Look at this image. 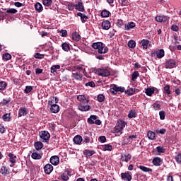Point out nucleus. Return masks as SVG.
<instances>
[{
	"label": "nucleus",
	"instance_id": "f257e3e1",
	"mask_svg": "<svg viewBox=\"0 0 181 181\" xmlns=\"http://www.w3.org/2000/svg\"><path fill=\"white\" fill-rule=\"evenodd\" d=\"M72 71V77L75 80L81 81L83 80V75L86 74V68L78 65L75 67V70Z\"/></svg>",
	"mask_w": 181,
	"mask_h": 181
},
{
	"label": "nucleus",
	"instance_id": "f03ea898",
	"mask_svg": "<svg viewBox=\"0 0 181 181\" xmlns=\"http://www.w3.org/2000/svg\"><path fill=\"white\" fill-rule=\"evenodd\" d=\"M92 47L97 50L99 54H105V53H108V47L105 46L103 42H94L92 45Z\"/></svg>",
	"mask_w": 181,
	"mask_h": 181
},
{
	"label": "nucleus",
	"instance_id": "7ed1b4c3",
	"mask_svg": "<svg viewBox=\"0 0 181 181\" xmlns=\"http://www.w3.org/2000/svg\"><path fill=\"white\" fill-rule=\"evenodd\" d=\"M127 125V122L122 119H119L117 121V123L115 127V134L119 136L122 134V129Z\"/></svg>",
	"mask_w": 181,
	"mask_h": 181
},
{
	"label": "nucleus",
	"instance_id": "20e7f679",
	"mask_svg": "<svg viewBox=\"0 0 181 181\" xmlns=\"http://www.w3.org/2000/svg\"><path fill=\"white\" fill-rule=\"evenodd\" d=\"M96 74H98V76H101L102 77H108V76H110V70L107 69L100 68L96 69Z\"/></svg>",
	"mask_w": 181,
	"mask_h": 181
},
{
	"label": "nucleus",
	"instance_id": "39448f33",
	"mask_svg": "<svg viewBox=\"0 0 181 181\" xmlns=\"http://www.w3.org/2000/svg\"><path fill=\"white\" fill-rule=\"evenodd\" d=\"M88 122L90 125H93V124L101 125V120L97 119V115H90V117L88 118Z\"/></svg>",
	"mask_w": 181,
	"mask_h": 181
},
{
	"label": "nucleus",
	"instance_id": "423d86ee",
	"mask_svg": "<svg viewBox=\"0 0 181 181\" xmlns=\"http://www.w3.org/2000/svg\"><path fill=\"white\" fill-rule=\"evenodd\" d=\"M49 105H51V112H52L53 114H57V112H59V111H60V107H59V105L57 104H54L53 101H50L49 100Z\"/></svg>",
	"mask_w": 181,
	"mask_h": 181
},
{
	"label": "nucleus",
	"instance_id": "0eeeda50",
	"mask_svg": "<svg viewBox=\"0 0 181 181\" xmlns=\"http://www.w3.org/2000/svg\"><path fill=\"white\" fill-rule=\"evenodd\" d=\"M40 137L42 139V142H47L50 139V134L47 131H42L40 134Z\"/></svg>",
	"mask_w": 181,
	"mask_h": 181
},
{
	"label": "nucleus",
	"instance_id": "6e6552de",
	"mask_svg": "<svg viewBox=\"0 0 181 181\" xmlns=\"http://www.w3.org/2000/svg\"><path fill=\"white\" fill-rule=\"evenodd\" d=\"M49 162L52 165H54V166H57L60 162V158L57 156H53L50 158Z\"/></svg>",
	"mask_w": 181,
	"mask_h": 181
},
{
	"label": "nucleus",
	"instance_id": "1a4fd4ad",
	"mask_svg": "<svg viewBox=\"0 0 181 181\" xmlns=\"http://www.w3.org/2000/svg\"><path fill=\"white\" fill-rule=\"evenodd\" d=\"M78 101H80L81 104H88L90 102V100L88 98H86V95H80L77 97Z\"/></svg>",
	"mask_w": 181,
	"mask_h": 181
},
{
	"label": "nucleus",
	"instance_id": "9d476101",
	"mask_svg": "<svg viewBox=\"0 0 181 181\" xmlns=\"http://www.w3.org/2000/svg\"><path fill=\"white\" fill-rule=\"evenodd\" d=\"M165 67L166 69H173V67H176V62L174 59H169L166 62Z\"/></svg>",
	"mask_w": 181,
	"mask_h": 181
},
{
	"label": "nucleus",
	"instance_id": "9b49d317",
	"mask_svg": "<svg viewBox=\"0 0 181 181\" xmlns=\"http://www.w3.org/2000/svg\"><path fill=\"white\" fill-rule=\"evenodd\" d=\"M90 105H86V103H81L78 105V110L83 112L90 111Z\"/></svg>",
	"mask_w": 181,
	"mask_h": 181
},
{
	"label": "nucleus",
	"instance_id": "f8f14e48",
	"mask_svg": "<svg viewBox=\"0 0 181 181\" xmlns=\"http://www.w3.org/2000/svg\"><path fill=\"white\" fill-rule=\"evenodd\" d=\"M121 177H122V180H124V181H131V180H132V176H131L129 175V172L124 173H122Z\"/></svg>",
	"mask_w": 181,
	"mask_h": 181
},
{
	"label": "nucleus",
	"instance_id": "ddd939ff",
	"mask_svg": "<svg viewBox=\"0 0 181 181\" xmlns=\"http://www.w3.org/2000/svg\"><path fill=\"white\" fill-rule=\"evenodd\" d=\"M45 173L50 175L51 172H53V165L52 164H46L44 167Z\"/></svg>",
	"mask_w": 181,
	"mask_h": 181
},
{
	"label": "nucleus",
	"instance_id": "4468645a",
	"mask_svg": "<svg viewBox=\"0 0 181 181\" xmlns=\"http://www.w3.org/2000/svg\"><path fill=\"white\" fill-rule=\"evenodd\" d=\"M102 29H103L104 30H108L110 29V28H111V23L110 22V21H103L102 22Z\"/></svg>",
	"mask_w": 181,
	"mask_h": 181
},
{
	"label": "nucleus",
	"instance_id": "2eb2a0df",
	"mask_svg": "<svg viewBox=\"0 0 181 181\" xmlns=\"http://www.w3.org/2000/svg\"><path fill=\"white\" fill-rule=\"evenodd\" d=\"M75 9L76 11H79V12H84V6L83 5V2L81 1H78L77 4L75 5Z\"/></svg>",
	"mask_w": 181,
	"mask_h": 181
},
{
	"label": "nucleus",
	"instance_id": "dca6fc26",
	"mask_svg": "<svg viewBox=\"0 0 181 181\" xmlns=\"http://www.w3.org/2000/svg\"><path fill=\"white\" fill-rule=\"evenodd\" d=\"M136 26V24L134 22H129L127 24L124 25V30H131V29H134Z\"/></svg>",
	"mask_w": 181,
	"mask_h": 181
},
{
	"label": "nucleus",
	"instance_id": "f3484780",
	"mask_svg": "<svg viewBox=\"0 0 181 181\" xmlns=\"http://www.w3.org/2000/svg\"><path fill=\"white\" fill-rule=\"evenodd\" d=\"M156 22H160V23H163V22H166V21H168V19H169V18H168V16H157L155 18Z\"/></svg>",
	"mask_w": 181,
	"mask_h": 181
},
{
	"label": "nucleus",
	"instance_id": "a211bd4d",
	"mask_svg": "<svg viewBox=\"0 0 181 181\" xmlns=\"http://www.w3.org/2000/svg\"><path fill=\"white\" fill-rule=\"evenodd\" d=\"M28 115V109L26 107H21L18 110V117H25Z\"/></svg>",
	"mask_w": 181,
	"mask_h": 181
},
{
	"label": "nucleus",
	"instance_id": "6ab92c4d",
	"mask_svg": "<svg viewBox=\"0 0 181 181\" xmlns=\"http://www.w3.org/2000/svg\"><path fill=\"white\" fill-rule=\"evenodd\" d=\"M15 13H18V10L16 8H8L5 13V16H10L11 15H13Z\"/></svg>",
	"mask_w": 181,
	"mask_h": 181
},
{
	"label": "nucleus",
	"instance_id": "aec40b11",
	"mask_svg": "<svg viewBox=\"0 0 181 181\" xmlns=\"http://www.w3.org/2000/svg\"><path fill=\"white\" fill-rule=\"evenodd\" d=\"M74 142L76 145H80L81 142H83V137H81L80 135L75 136L74 138Z\"/></svg>",
	"mask_w": 181,
	"mask_h": 181
},
{
	"label": "nucleus",
	"instance_id": "412c9836",
	"mask_svg": "<svg viewBox=\"0 0 181 181\" xmlns=\"http://www.w3.org/2000/svg\"><path fill=\"white\" fill-rule=\"evenodd\" d=\"M153 164L154 166H160L162 165V159L159 157H156L153 159Z\"/></svg>",
	"mask_w": 181,
	"mask_h": 181
},
{
	"label": "nucleus",
	"instance_id": "4be33fe9",
	"mask_svg": "<svg viewBox=\"0 0 181 181\" xmlns=\"http://www.w3.org/2000/svg\"><path fill=\"white\" fill-rule=\"evenodd\" d=\"M95 153V151H94V150L86 149L83 151V154L86 156V158L93 156V155H94Z\"/></svg>",
	"mask_w": 181,
	"mask_h": 181
},
{
	"label": "nucleus",
	"instance_id": "5701e85b",
	"mask_svg": "<svg viewBox=\"0 0 181 181\" xmlns=\"http://www.w3.org/2000/svg\"><path fill=\"white\" fill-rule=\"evenodd\" d=\"M131 158H132L131 154L126 153L122 156L121 160L122 162H129V160H131Z\"/></svg>",
	"mask_w": 181,
	"mask_h": 181
},
{
	"label": "nucleus",
	"instance_id": "b1692460",
	"mask_svg": "<svg viewBox=\"0 0 181 181\" xmlns=\"http://www.w3.org/2000/svg\"><path fill=\"white\" fill-rule=\"evenodd\" d=\"M136 110H130L128 113V118H136Z\"/></svg>",
	"mask_w": 181,
	"mask_h": 181
},
{
	"label": "nucleus",
	"instance_id": "393cba45",
	"mask_svg": "<svg viewBox=\"0 0 181 181\" xmlns=\"http://www.w3.org/2000/svg\"><path fill=\"white\" fill-rule=\"evenodd\" d=\"M156 54L158 59H162V57H165V50L163 49H159L156 52Z\"/></svg>",
	"mask_w": 181,
	"mask_h": 181
},
{
	"label": "nucleus",
	"instance_id": "a878e982",
	"mask_svg": "<svg viewBox=\"0 0 181 181\" xmlns=\"http://www.w3.org/2000/svg\"><path fill=\"white\" fill-rule=\"evenodd\" d=\"M119 90V86L117 85H112V88H110V93L111 94H114L115 95V94L117 93Z\"/></svg>",
	"mask_w": 181,
	"mask_h": 181
},
{
	"label": "nucleus",
	"instance_id": "bb28decb",
	"mask_svg": "<svg viewBox=\"0 0 181 181\" xmlns=\"http://www.w3.org/2000/svg\"><path fill=\"white\" fill-rule=\"evenodd\" d=\"M140 45L142 46L143 49H148V46L149 45V40L143 39Z\"/></svg>",
	"mask_w": 181,
	"mask_h": 181
},
{
	"label": "nucleus",
	"instance_id": "cd10ccee",
	"mask_svg": "<svg viewBox=\"0 0 181 181\" xmlns=\"http://www.w3.org/2000/svg\"><path fill=\"white\" fill-rule=\"evenodd\" d=\"M57 70H60V65H53L50 68V71L52 74H55Z\"/></svg>",
	"mask_w": 181,
	"mask_h": 181
},
{
	"label": "nucleus",
	"instance_id": "c85d7f7f",
	"mask_svg": "<svg viewBox=\"0 0 181 181\" xmlns=\"http://www.w3.org/2000/svg\"><path fill=\"white\" fill-rule=\"evenodd\" d=\"M138 168L140 169V170H142V172H146V173H148L152 172V168H149L148 167H145V166H143V165L138 166Z\"/></svg>",
	"mask_w": 181,
	"mask_h": 181
},
{
	"label": "nucleus",
	"instance_id": "c756f323",
	"mask_svg": "<svg viewBox=\"0 0 181 181\" xmlns=\"http://www.w3.org/2000/svg\"><path fill=\"white\" fill-rule=\"evenodd\" d=\"M83 142L85 144H90L93 141H91V134H86L83 136Z\"/></svg>",
	"mask_w": 181,
	"mask_h": 181
},
{
	"label": "nucleus",
	"instance_id": "7c9ffc66",
	"mask_svg": "<svg viewBox=\"0 0 181 181\" xmlns=\"http://www.w3.org/2000/svg\"><path fill=\"white\" fill-rule=\"evenodd\" d=\"M0 173H1V175H9V168L5 167V166H2L0 170Z\"/></svg>",
	"mask_w": 181,
	"mask_h": 181
},
{
	"label": "nucleus",
	"instance_id": "2f4dec72",
	"mask_svg": "<svg viewBox=\"0 0 181 181\" xmlns=\"http://www.w3.org/2000/svg\"><path fill=\"white\" fill-rule=\"evenodd\" d=\"M31 157L33 159L40 160V159H42V154H40L39 153L33 152L31 154Z\"/></svg>",
	"mask_w": 181,
	"mask_h": 181
},
{
	"label": "nucleus",
	"instance_id": "473e14b6",
	"mask_svg": "<svg viewBox=\"0 0 181 181\" xmlns=\"http://www.w3.org/2000/svg\"><path fill=\"white\" fill-rule=\"evenodd\" d=\"M146 95H148V97H151L153 93H155V88H148L146 89Z\"/></svg>",
	"mask_w": 181,
	"mask_h": 181
},
{
	"label": "nucleus",
	"instance_id": "72a5a7b5",
	"mask_svg": "<svg viewBox=\"0 0 181 181\" xmlns=\"http://www.w3.org/2000/svg\"><path fill=\"white\" fill-rule=\"evenodd\" d=\"M147 136L151 141L155 140V132L152 131H148L147 133Z\"/></svg>",
	"mask_w": 181,
	"mask_h": 181
},
{
	"label": "nucleus",
	"instance_id": "f704fd0d",
	"mask_svg": "<svg viewBox=\"0 0 181 181\" xmlns=\"http://www.w3.org/2000/svg\"><path fill=\"white\" fill-rule=\"evenodd\" d=\"M35 11L37 12H42L43 11V6H42V4L40 3H37L35 5Z\"/></svg>",
	"mask_w": 181,
	"mask_h": 181
},
{
	"label": "nucleus",
	"instance_id": "c9c22d12",
	"mask_svg": "<svg viewBox=\"0 0 181 181\" xmlns=\"http://www.w3.org/2000/svg\"><path fill=\"white\" fill-rule=\"evenodd\" d=\"M62 47L64 52H69L70 50V45L67 42L62 43Z\"/></svg>",
	"mask_w": 181,
	"mask_h": 181
},
{
	"label": "nucleus",
	"instance_id": "e433bc0d",
	"mask_svg": "<svg viewBox=\"0 0 181 181\" xmlns=\"http://www.w3.org/2000/svg\"><path fill=\"white\" fill-rule=\"evenodd\" d=\"M35 149H37V151H40V149H42V148H43V143H42L40 141H37V142L35 143Z\"/></svg>",
	"mask_w": 181,
	"mask_h": 181
},
{
	"label": "nucleus",
	"instance_id": "4c0bfd02",
	"mask_svg": "<svg viewBox=\"0 0 181 181\" xmlns=\"http://www.w3.org/2000/svg\"><path fill=\"white\" fill-rule=\"evenodd\" d=\"M2 119L7 122L11 121V113H6L3 115Z\"/></svg>",
	"mask_w": 181,
	"mask_h": 181
},
{
	"label": "nucleus",
	"instance_id": "58836bf2",
	"mask_svg": "<svg viewBox=\"0 0 181 181\" xmlns=\"http://www.w3.org/2000/svg\"><path fill=\"white\" fill-rule=\"evenodd\" d=\"M110 11H108L107 10H103L100 16H102V18H108V16H110Z\"/></svg>",
	"mask_w": 181,
	"mask_h": 181
},
{
	"label": "nucleus",
	"instance_id": "ea45409f",
	"mask_svg": "<svg viewBox=\"0 0 181 181\" xmlns=\"http://www.w3.org/2000/svg\"><path fill=\"white\" fill-rule=\"evenodd\" d=\"M156 150L157 151V152L158 153H165V152L166 151V149L165 148V147L163 146H157L156 148Z\"/></svg>",
	"mask_w": 181,
	"mask_h": 181
},
{
	"label": "nucleus",
	"instance_id": "a19ab883",
	"mask_svg": "<svg viewBox=\"0 0 181 181\" xmlns=\"http://www.w3.org/2000/svg\"><path fill=\"white\" fill-rule=\"evenodd\" d=\"M125 94H127V95H134L135 94V89L130 88L125 90Z\"/></svg>",
	"mask_w": 181,
	"mask_h": 181
},
{
	"label": "nucleus",
	"instance_id": "79ce46f5",
	"mask_svg": "<svg viewBox=\"0 0 181 181\" xmlns=\"http://www.w3.org/2000/svg\"><path fill=\"white\" fill-rule=\"evenodd\" d=\"M72 39L73 40H76V42H78V40L81 39V37L78 33H75L72 35Z\"/></svg>",
	"mask_w": 181,
	"mask_h": 181
},
{
	"label": "nucleus",
	"instance_id": "37998d69",
	"mask_svg": "<svg viewBox=\"0 0 181 181\" xmlns=\"http://www.w3.org/2000/svg\"><path fill=\"white\" fill-rule=\"evenodd\" d=\"M8 157L10 158L9 160L11 163H15V162H16V156H13V154L9 153Z\"/></svg>",
	"mask_w": 181,
	"mask_h": 181
},
{
	"label": "nucleus",
	"instance_id": "c03bdc74",
	"mask_svg": "<svg viewBox=\"0 0 181 181\" xmlns=\"http://www.w3.org/2000/svg\"><path fill=\"white\" fill-rule=\"evenodd\" d=\"M42 4L45 6H50L53 1L52 0H42Z\"/></svg>",
	"mask_w": 181,
	"mask_h": 181
},
{
	"label": "nucleus",
	"instance_id": "a18cd8bd",
	"mask_svg": "<svg viewBox=\"0 0 181 181\" xmlns=\"http://www.w3.org/2000/svg\"><path fill=\"white\" fill-rule=\"evenodd\" d=\"M139 76V72H138L137 71H134L132 75V80L133 81H135V80L138 78Z\"/></svg>",
	"mask_w": 181,
	"mask_h": 181
},
{
	"label": "nucleus",
	"instance_id": "49530a36",
	"mask_svg": "<svg viewBox=\"0 0 181 181\" xmlns=\"http://www.w3.org/2000/svg\"><path fill=\"white\" fill-rule=\"evenodd\" d=\"M151 107L155 110V111H159L160 109V105L159 103H154Z\"/></svg>",
	"mask_w": 181,
	"mask_h": 181
},
{
	"label": "nucleus",
	"instance_id": "de8ad7c7",
	"mask_svg": "<svg viewBox=\"0 0 181 181\" xmlns=\"http://www.w3.org/2000/svg\"><path fill=\"white\" fill-rule=\"evenodd\" d=\"M32 90H33V87H32L31 86H25V89L24 90V93L25 94H29V93H30V91H32Z\"/></svg>",
	"mask_w": 181,
	"mask_h": 181
},
{
	"label": "nucleus",
	"instance_id": "09e8293b",
	"mask_svg": "<svg viewBox=\"0 0 181 181\" xmlns=\"http://www.w3.org/2000/svg\"><path fill=\"white\" fill-rule=\"evenodd\" d=\"M62 180L67 181L69 180V173L65 172L61 176Z\"/></svg>",
	"mask_w": 181,
	"mask_h": 181
},
{
	"label": "nucleus",
	"instance_id": "8fccbe9b",
	"mask_svg": "<svg viewBox=\"0 0 181 181\" xmlns=\"http://www.w3.org/2000/svg\"><path fill=\"white\" fill-rule=\"evenodd\" d=\"M6 82L5 81H1L0 82V90H1V91H4V90H5L6 88Z\"/></svg>",
	"mask_w": 181,
	"mask_h": 181
},
{
	"label": "nucleus",
	"instance_id": "3c124183",
	"mask_svg": "<svg viewBox=\"0 0 181 181\" xmlns=\"http://www.w3.org/2000/svg\"><path fill=\"white\" fill-rule=\"evenodd\" d=\"M136 45V44L135 41H134V40H130L128 42V46L130 49H134Z\"/></svg>",
	"mask_w": 181,
	"mask_h": 181
},
{
	"label": "nucleus",
	"instance_id": "603ef678",
	"mask_svg": "<svg viewBox=\"0 0 181 181\" xmlns=\"http://www.w3.org/2000/svg\"><path fill=\"white\" fill-rule=\"evenodd\" d=\"M3 59L4 60H11V59H12V55H11L9 53H6L3 54Z\"/></svg>",
	"mask_w": 181,
	"mask_h": 181
},
{
	"label": "nucleus",
	"instance_id": "864d4df0",
	"mask_svg": "<svg viewBox=\"0 0 181 181\" xmlns=\"http://www.w3.org/2000/svg\"><path fill=\"white\" fill-rule=\"evenodd\" d=\"M34 57H35V59H44L45 54H40V53H39V52H37V53H35V54L34 55Z\"/></svg>",
	"mask_w": 181,
	"mask_h": 181
},
{
	"label": "nucleus",
	"instance_id": "5fc2aeb1",
	"mask_svg": "<svg viewBox=\"0 0 181 181\" xmlns=\"http://www.w3.org/2000/svg\"><path fill=\"white\" fill-rule=\"evenodd\" d=\"M164 92L165 94L169 95L170 94V86L169 85H167L164 87Z\"/></svg>",
	"mask_w": 181,
	"mask_h": 181
},
{
	"label": "nucleus",
	"instance_id": "6e6d98bb",
	"mask_svg": "<svg viewBox=\"0 0 181 181\" xmlns=\"http://www.w3.org/2000/svg\"><path fill=\"white\" fill-rule=\"evenodd\" d=\"M103 150H105V151H112V146H111L110 144H105L103 146Z\"/></svg>",
	"mask_w": 181,
	"mask_h": 181
},
{
	"label": "nucleus",
	"instance_id": "4d7b16f0",
	"mask_svg": "<svg viewBox=\"0 0 181 181\" xmlns=\"http://www.w3.org/2000/svg\"><path fill=\"white\" fill-rule=\"evenodd\" d=\"M156 134H160V135H165L166 134V129H160L156 131Z\"/></svg>",
	"mask_w": 181,
	"mask_h": 181
},
{
	"label": "nucleus",
	"instance_id": "13d9d810",
	"mask_svg": "<svg viewBox=\"0 0 181 181\" xmlns=\"http://www.w3.org/2000/svg\"><path fill=\"white\" fill-rule=\"evenodd\" d=\"M104 100H105V96H104V95L100 94L98 95V101H99V103H103Z\"/></svg>",
	"mask_w": 181,
	"mask_h": 181
},
{
	"label": "nucleus",
	"instance_id": "bf43d9fd",
	"mask_svg": "<svg viewBox=\"0 0 181 181\" xmlns=\"http://www.w3.org/2000/svg\"><path fill=\"white\" fill-rule=\"evenodd\" d=\"M88 19V17H87V16H86L85 14H83L81 17V21L82 23H86V22H87Z\"/></svg>",
	"mask_w": 181,
	"mask_h": 181
},
{
	"label": "nucleus",
	"instance_id": "052dcab7",
	"mask_svg": "<svg viewBox=\"0 0 181 181\" xmlns=\"http://www.w3.org/2000/svg\"><path fill=\"white\" fill-rule=\"evenodd\" d=\"M86 87H95V83L94 81L88 82L86 83Z\"/></svg>",
	"mask_w": 181,
	"mask_h": 181
},
{
	"label": "nucleus",
	"instance_id": "680f3d73",
	"mask_svg": "<svg viewBox=\"0 0 181 181\" xmlns=\"http://www.w3.org/2000/svg\"><path fill=\"white\" fill-rule=\"evenodd\" d=\"M119 2L122 5V6H127V5H128L127 0H119Z\"/></svg>",
	"mask_w": 181,
	"mask_h": 181
},
{
	"label": "nucleus",
	"instance_id": "e2e57ef3",
	"mask_svg": "<svg viewBox=\"0 0 181 181\" xmlns=\"http://www.w3.org/2000/svg\"><path fill=\"white\" fill-rule=\"evenodd\" d=\"M116 25L117 28H122V25H124V21L122 20H118Z\"/></svg>",
	"mask_w": 181,
	"mask_h": 181
},
{
	"label": "nucleus",
	"instance_id": "0e129e2a",
	"mask_svg": "<svg viewBox=\"0 0 181 181\" xmlns=\"http://www.w3.org/2000/svg\"><path fill=\"white\" fill-rule=\"evenodd\" d=\"M69 11H73L74 8H76V5L74 4L70 3L69 4L67 5Z\"/></svg>",
	"mask_w": 181,
	"mask_h": 181
},
{
	"label": "nucleus",
	"instance_id": "69168bd1",
	"mask_svg": "<svg viewBox=\"0 0 181 181\" xmlns=\"http://www.w3.org/2000/svg\"><path fill=\"white\" fill-rule=\"evenodd\" d=\"M175 160L177 163H181V153H179L175 156Z\"/></svg>",
	"mask_w": 181,
	"mask_h": 181
},
{
	"label": "nucleus",
	"instance_id": "338daca9",
	"mask_svg": "<svg viewBox=\"0 0 181 181\" xmlns=\"http://www.w3.org/2000/svg\"><path fill=\"white\" fill-rule=\"evenodd\" d=\"M136 135L129 136L128 139H129V144H132V140L136 139Z\"/></svg>",
	"mask_w": 181,
	"mask_h": 181
},
{
	"label": "nucleus",
	"instance_id": "774afa93",
	"mask_svg": "<svg viewBox=\"0 0 181 181\" xmlns=\"http://www.w3.org/2000/svg\"><path fill=\"white\" fill-rule=\"evenodd\" d=\"M159 115H160V119H162V120L165 119V111H160L159 112Z\"/></svg>",
	"mask_w": 181,
	"mask_h": 181
}]
</instances>
